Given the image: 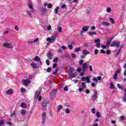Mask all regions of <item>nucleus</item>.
I'll return each instance as SVG.
<instances>
[{
    "label": "nucleus",
    "mask_w": 126,
    "mask_h": 126,
    "mask_svg": "<svg viewBox=\"0 0 126 126\" xmlns=\"http://www.w3.org/2000/svg\"><path fill=\"white\" fill-rule=\"evenodd\" d=\"M79 64V65H82L83 70H85V69L88 68V63H83V60H80Z\"/></svg>",
    "instance_id": "1"
},
{
    "label": "nucleus",
    "mask_w": 126,
    "mask_h": 126,
    "mask_svg": "<svg viewBox=\"0 0 126 126\" xmlns=\"http://www.w3.org/2000/svg\"><path fill=\"white\" fill-rule=\"evenodd\" d=\"M28 7L31 9V11H26V12L28 13V15L30 16V17H32V15H31V12H33V10L34 8H33V5H32V3L30 2L28 4Z\"/></svg>",
    "instance_id": "2"
},
{
    "label": "nucleus",
    "mask_w": 126,
    "mask_h": 126,
    "mask_svg": "<svg viewBox=\"0 0 126 126\" xmlns=\"http://www.w3.org/2000/svg\"><path fill=\"white\" fill-rule=\"evenodd\" d=\"M121 45V41H113L111 44L110 46L111 47H117V48H119Z\"/></svg>",
    "instance_id": "3"
},
{
    "label": "nucleus",
    "mask_w": 126,
    "mask_h": 126,
    "mask_svg": "<svg viewBox=\"0 0 126 126\" xmlns=\"http://www.w3.org/2000/svg\"><path fill=\"white\" fill-rule=\"evenodd\" d=\"M82 53L83 54L80 56V58H81V59H84V58L86 57L87 55H89V54H90V53H89V52L86 50H83Z\"/></svg>",
    "instance_id": "4"
},
{
    "label": "nucleus",
    "mask_w": 126,
    "mask_h": 126,
    "mask_svg": "<svg viewBox=\"0 0 126 126\" xmlns=\"http://www.w3.org/2000/svg\"><path fill=\"white\" fill-rule=\"evenodd\" d=\"M97 98H98V93L97 92V91L96 90H94V94L92 96V99L93 101H95V100H96Z\"/></svg>",
    "instance_id": "5"
},
{
    "label": "nucleus",
    "mask_w": 126,
    "mask_h": 126,
    "mask_svg": "<svg viewBox=\"0 0 126 126\" xmlns=\"http://www.w3.org/2000/svg\"><path fill=\"white\" fill-rule=\"evenodd\" d=\"M94 43H95V47L96 48H100V46L101 45V43H100V42H101V40L99 38H97L96 39H95L94 40Z\"/></svg>",
    "instance_id": "6"
},
{
    "label": "nucleus",
    "mask_w": 126,
    "mask_h": 126,
    "mask_svg": "<svg viewBox=\"0 0 126 126\" xmlns=\"http://www.w3.org/2000/svg\"><path fill=\"white\" fill-rule=\"evenodd\" d=\"M22 83L23 85H25V86H28L29 83H31V81H30V79H27L26 80H23Z\"/></svg>",
    "instance_id": "7"
},
{
    "label": "nucleus",
    "mask_w": 126,
    "mask_h": 126,
    "mask_svg": "<svg viewBox=\"0 0 126 126\" xmlns=\"http://www.w3.org/2000/svg\"><path fill=\"white\" fill-rule=\"evenodd\" d=\"M81 79L82 80V81H85L86 80L87 83H90V78L88 76H86V77H82Z\"/></svg>",
    "instance_id": "8"
},
{
    "label": "nucleus",
    "mask_w": 126,
    "mask_h": 126,
    "mask_svg": "<svg viewBox=\"0 0 126 126\" xmlns=\"http://www.w3.org/2000/svg\"><path fill=\"white\" fill-rule=\"evenodd\" d=\"M3 47L7 48V49H10L12 47V44L10 43H5L3 44Z\"/></svg>",
    "instance_id": "9"
},
{
    "label": "nucleus",
    "mask_w": 126,
    "mask_h": 126,
    "mask_svg": "<svg viewBox=\"0 0 126 126\" xmlns=\"http://www.w3.org/2000/svg\"><path fill=\"white\" fill-rule=\"evenodd\" d=\"M42 125L44 126L45 125V121H46V113L43 112L42 115Z\"/></svg>",
    "instance_id": "10"
},
{
    "label": "nucleus",
    "mask_w": 126,
    "mask_h": 126,
    "mask_svg": "<svg viewBox=\"0 0 126 126\" xmlns=\"http://www.w3.org/2000/svg\"><path fill=\"white\" fill-rule=\"evenodd\" d=\"M40 94H41V90H38L36 91L34 95V99H38V97H39Z\"/></svg>",
    "instance_id": "11"
},
{
    "label": "nucleus",
    "mask_w": 126,
    "mask_h": 126,
    "mask_svg": "<svg viewBox=\"0 0 126 126\" xmlns=\"http://www.w3.org/2000/svg\"><path fill=\"white\" fill-rule=\"evenodd\" d=\"M113 39H114V37L110 38L108 39L105 44L106 47H109L110 45H111V42H112V40H113Z\"/></svg>",
    "instance_id": "12"
},
{
    "label": "nucleus",
    "mask_w": 126,
    "mask_h": 126,
    "mask_svg": "<svg viewBox=\"0 0 126 126\" xmlns=\"http://www.w3.org/2000/svg\"><path fill=\"white\" fill-rule=\"evenodd\" d=\"M82 29L83 31L81 32V34H82V33H83V32H86V31H87L88 29H89V26H84L82 27Z\"/></svg>",
    "instance_id": "13"
},
{
    "label": "nucleus",
    "mask_w": 126,
    "mask_h": 126,
    "mask_svg": "<svg viewBox=\"0 0 126 126\" xmlns=\"http://www.w3.org/2000/svg\"><path fill=\"white\" fill-rule=\"evenodd\" d=\"M47 56L49 60H52L53 59V53L51 51H49L47 54Z\"/></svg>",
    "instance_id": "14"
},
{
    "label": "nucleus",
    "mask_w": 126,
    "mask_h": 126,
    "mask_svg": "<svg viewBox=\"0 0 126 126\" xmlns=\"http://www.w3.org/2000/svg\"><path fill=\"white\" fill-rule=\"evenodd\" d=\"M42 107L43 110H45L46 108H47V102H43L42 103Z\"/></svg>",
    "instance_id": "15"
},
{
    "label": "nucleus",
    "mask_w": 126,
    "mask_h": 126,
    "mask_svg": "<svg viewBox=\"0 0 126 126\" xmlns=\"http://www.w3.org/2000/svg\"><path fill=\"white\" fill-rule=\"evenodd\" d=\"M74 70V68L70 67L69 69L68 75H71V74L72 73V72H73Z\"/></svg>",
    "instance_id": "16"
},
{
    "label": "nucleus",
    "mask_w": 126,
    "mask_h": 126,
    "mask_svg": "<svg viewBox=\"0 0 126 126\" xmlns=\"http://www.w3.org/2000/svg\"><path fill=\"white\" fill-rule=\"evenodd\" d=\"M40 11H42L43 14H46L47 13V10L45 8H41Z\"/></svg>",
    "instance_id": "17"
},
{
    "label": "nucleus",
    "mask_w": 126,
    "mask_h": 126,
    "mask_svg": "<svg viewBox=\"0 0 126 126\" xmlns=\"http://www.w3.org/2000/svg\"><path fill=\"white\" fill-rule=\"evenodd\" d=\"M38 41H39V38H37L35 40L33 41H28V43L29 44H33V43H36V42H37Z\"/></svg>",
    "instance_id": "18"
},
{
    "label": "nucleus",
    "mask_w": 126,
    "mask_h": 126,
    "mask_svg": "<svg viewBox=\"0 0 126 126\" xmlns=\"http://www.w3.org/2000/svg\"><path fill=\"white\" fill-rule=\"evenodd\" d=\"M51 96H54L57 94V90H53L51 91L50 93Z\"/></svg>",
    "instance_id": "19"
},
{
    "label": "nucleus",
    "mask_w": 126,
    "mask_h": 126,
    "mask_svg": "<svg viewBox=\"0 0 126 126\" xmlns=\"http://www.w3.org/2000/svg\"><path fill=\"white\" fill-rule=\"evenodd\" d=\"M13 93V91L12 90H9L6 91V94L8 95H11Z\"/></svg>",
    "instance_id": "20"
},
{
    "label": "nucleus",
    "mask_w": 126,
    "mask_h": 126,
    "mask_svg": "<svg viewBox=\"0 0 126 126\" xmlns=\"http://www.w3.org/2000/svg\"><path fill=\"white\" fill-rule=\"evenodd\" d=\"M33 60L35 62H40V61H41V59H40V58L38 56H35Z\"/></svg>",
    "instance_id": "21"
},
{
    "label": "nucleus",
    "mask_w": 126,
    "mask_h": 126,
    "mask_svg": "<svg viewBox=\"0 0 126 126\" xmlns=\"http://www.w3.org/2000/svg\"><path fill=\"white\" fill-rule=\"evenodd\" d=\"M47 41H49V43H54L55 42V40L53 39L52 38H50V37H48L46 39Z\"/></svg>",
    "instance_id": "22"
},
{
    "label": "nucleus",
    "mask_w": 126,
    "mask_h": 126,
    "mask_svg": "<svg viewBox=\"0 0 126 126\" xmlns=\"http://www.w3.org/2000/svg\"><path fill=\"white\" fill-rule=\"evenodd\" d=\"M117 87L119 89H121V90H123L124 88H125V86H122L121 84H117Z\"/></svg>",
    "instance_id": "23"
},
{
    "label": "nucleus",
    "mask_w": 126,
    "mask_h": 126,
    "mask_svg": "<svg viewBox=\"0 0 126 126\" xmlns=\"http://www.w3.org/2000/svg\"><path fill=\"white\" fill-rule=\"evenodd\" d=\"M31 65L33 68H37V64H36L35 63H31Z\"/></svg>",
    "instance_id": "24"
},
{
    "label": "nucleus",
    "mask_w": 126,
    "mask_h": 126,
    "mask_svg": "<svg viewBox=\"0 0 126 126\" xmlns=\"http://www.w3.org/2000/svg\"><path fill=\"white\" fill-rule=\"evenodd\" d=\"M21 106L22 107V108H27V105H26V103H25V102H22L21 104Z\"/></svg>",
    "instance_id": "25"
},
{
    "label": "nucleus",
    "mask_w": 126,
    "mask_h": 126,
    "mask_svg": "<svg viewBox=\"0 0 126 126\" xmlns=\"http://www.w3.org/2000/svg\"><path fill=\"white\" fill-rule=\"evenodd\" d=\"M89 34L91 36H93V35H96L97 33H96V32H89Z\"/></svg>",
    "instance_id": "26"
},
{
    "label": "nucleus",
    "mask_w": 126,
    "mask_h": 126,
    "mask_svg": "<svg viewBox=\"0 0 126 126\" xmlns=\"http://www.w3.org/2000/svg\"><path fill=\"white\" fill-rule=\"evenodd\" d=\"M62 109H63V105H59L57 108V112H60Z\"/></svg>",
    "instance_id": "27"
},
{
    "label": "nucleus",
    "mask_w": 126,
    "mask_h": 126,
    "mask_svg": "<svg viewBox=\"0 0 126 126\" xmlns=\"http://www.w3.org/2000/svg\"><path fill=\"white\" fill-rule=\"evenodd\" d=\"M101 24L103 25V26H109V23L107 22H103Z\"/></svg>",
    "instance_id": "28"
},
{
    "label": "nucleus",
    "mask_w": 126,
    "mask_h": 126,
    "mask_svg": "<svg viewBox=\"0 0 126 126\" xmlns=\"http://www.w3.org/2000/svg\"><path fill=\"white\" fill-rule=\"evenodd\" d=\"M21 114L24 116V115L26 114V110L25 109H22L21 111Z\"/></svg>",
    "instance_id": "29"
},
{
    "label": "nucleus",
    "mask_w": 126,
    "mask_h": 126,
    "mask_svg": "<svg viewBox=\"0 0 126 126\" xmlns=\"http://www.w3.org/2000/svg\"><path fill=\"white\" fill-rule=\"evenodd\" d=\"M59 9H60V7H59V6L56 7L55 10V13L56 14H58V13H59Z\"/></svg>",
    "instance_id": "30"
},
{
    "label": "nucleus",
    "mask_w": 126,
    "mask_h": 126,
    "mask_svg": "<svg viewBox=\"0 0 126 126\" xmlns=\"http://www.w3.org/2000/svg\"><path fill=\"white\" fill-rule=\"evenodd\" d=\"M76 75H77V73H72L71 75H69V76H71L72 78H73L74 77H75V76H76Z\"/></svg>",
    "instance_id": "31"
},
{
    "label": "nucleus",
    "mask_w": 126,
    "mask_h": 126,
    "mask_svg": "<svg viewBox=\"0 0 126 126\" xmlns=\"http://www.w3.org/2000/svg\"><path fill=\"white\" fill-rule=\"evenodd\" d=\"M113 79H115V80H117V79H118V74L115 73L113 75Z\"/></svg>",
    "instance_id": "32"
},
{
    "label": "nucleus",
    "mask_w": 126,
    "mask_h": 126,
    "mask_svg": "<svg viewBox=\"0 0 126 126\" xmlns=\"http://www.w3.org/2000/svg\"><path fill=\"white\" fill-rule=\"evenodd\" d=\"M58 71H59V68H56L55 71L53 73V74H54V75H57Z\"/></svg>",
    "instance_id": "33"
},
{
    "label": "nucleus",
    "mask_w": 126,
    "mask_h": 126,
    "mask_svg": "<svg viewBox=\"0 0 126 126\" xmlns=\"http://www.w3.org/2000/svg\"><path fill=\"white\" fill-rule=\"evenodd\" d=\"M115 86L113 83H110V89H114Z\"/></svg>",
    "instance_id": "34"
},
{
    "label": "nucleus",
    "mask_w": 126,
    "mask_h": 126,
    "mask_svg": "<svg viewBox=\"0 0 126 126\" xmlns=\"http://www.w3.org/2000/svg\"><path fill=\"white\" fill-rule=\"evenodd\" d=\"M121 72V69H120V68H118L117 69V70L115 72V74H119V73H120Z\"/></svg>",
    "instance_id": "35"
},
{
    "label": "nucleus",
    "mask_w": 126,
    "mask_h": 126,
    "mask_svg": "<svg viewBox=\"0 0 126 126\" xmlns=\"http://www.w3.org/2000/svg\"><path fill=\"white\" fill-rule=\"evenodd\" d=\"M109 20L112 24H114V23H115V21H114V19H113L112 18H109Z\"/></svg>",
    "instance_id": "36"
},
{
    "label": "nucleus",
    "mask_w": 126,
    "mask_h": 126,
    "mask_svg": "<svg viewBox=\"0 0 126 126\" xmlns=\"http://www.w3.org/2000/svg\"><path fill=\"white\" fill-rule=\"evenodd\" d=\"M82 88H83V89L86 88V84H85V83L82 82Z\"/></svg>",
    "instance_id": "37"
},
{
    "label": "nucleus",
    "mask_w": 126,
    "mask_h": 126,
    "mask_svg": "<svg viewBox=\"0 0 126 126\" xmlns=\"http://www.w3.org/2000/svg\"><path fill=\"white\" fill-rule=\"evenodd\" d=\"M25 91H26V90L24 88H21V92H22V93H24V92H25Z\"/></svg>",
    "instance_id": "38"
},
{
    "label": "nucleus",
    "mask_w": 126,
    "mask_h": 126,
    "mask_svg": "<svg viewBox=\"0 0 126 126\" xmlns=\"http://www.w3.org/2000/svg\"><path fill=\"white\" fill-rule=\"evenodd\" d=\"M46 71L47 72H51L52 71V68L51 67H48L47 70Z\"/></svg>",
    "instance_id": "39"
},
{
    "label": "nucleus",
    "mask_w": 126,
    "mask_h": 126,
    "mask_svg": "<svg viewBox=\"0 0 126 126\" xmlns=\"http://www.w3.org/2000/svg\"><path fill=\"white\" fill-rule=\"evenodd\" d=\"M105 53H106V55H111V50H108L106 51V52Z\"/></svg>",
    "instance_id": "40"
},
{
    "label": "nucleus",
    "mask_w": 126,
    "mask_h": 126,
    "mask_svg": "<svg viewBox=\"0 0 126 126\" xmlns=\"http://www.w3.org/2000/svg\"><path fill=\"white\" fill-rule=\"evenodd\" d=\"M59 61V58H56L53 60V63H57Z\"/></svg>",
    "instance_id": "41"
},
{
    "label": "nucleus",
    "mask_w": 126,
    "mask_h": 126,
    "mask_svg": "<svg viewBox=\"0 0 126 126\" xmlns=\"http://www.w3.org/2000/svg\"><path fill=\"white\" fill-rule=\"evenodd\" d=\"M95 115L96 116L97 118H100V112H96Z\"/></svg>",
    "instance_id": "42"
},
{
    "label": "nucleus",
    "mask_w": 126,
    "mask_h": 126,
    "mask_svg": "<svg viewBox=\"0 0 126 126\" xmlns=\"http://www.w3.org/2000/svg\"><path fill=\"white\" fill-rule=\"evenodd\" d=\"M57 38V36L55 35H53L52 36L51 39H53L54 40L56 41V38Z\"/></svg>",
    "instance_id": "43"
},
{
    "label": "nucleus",
    "mask_w": 126,
    "mask_h": 126,
    "mask_svg": "<svg viewBox=\"0 0 126 126\" xmlns=\"http://www.w3.org/2000/svg\"><path fill=\"white\" fill-rule=\"evenodd\" d=\"M93 80H94V81H95V82H98V79H97V78L96 77L93 78Z\"/></svg>",
    "instance_id": "44"
},
{
    "label": "nucleus",
    "mask_w": 126,
    "mask_h": 126,
    "mask_svg": "<svg viewBox=\"0 0 126 126\" xmlns=\"http://www.w3.org/2000/svg\"><path fill=\"white\" fill-rule=\"evenodd\" d=\"M53 7V5L51 3H49L48 5V8H52Z\"/></svg>",
    "instance_id": "45"
},
{
    "label": "nucleus",
    "mask_w": 126,
    "mask_h": 126,
    "mask_svg": "<svg viewBox=\"0 0 126 126\" xmlns=\"http://www.w3.org/2000/svg\"><path fill=\"white\" fill-rule=\"evenodd\" d=\"M111 8H110V7H107V10H106V12H111Z\"/></svg>",
    "instance_id": "46"
},
{
    "label": "nucleus",
    "mask_w": 126,
    "mask_h": 126,
    "mask_svg": "<svg viewBox=\"0 0 126 126\" xmlns=\"http://www.w3.org/2000/svg\"><path fill=\"white\" fill-rule=\"evenodd\" d=\"M46 63L47 64V65H50V61L48 59L46 60Z\"/></svg>",
    "instance_id": "47"
},
{
    "label": "nucleus",
    "mask_w": 126,
    "mask_h": 126,
    "mask_svg": "<svg viewBox=\"0 0 126 126\" xmlns=\"http://www.w3.org/2000/svg\"><path fill=\"white\" fill-rule=\"evenodd\" d=\"M58 66V64H57V63H54L53 64V66H52V67H53V68H55V67H56V66Z\"/></svg>",
    "instance_id": "48"
},
{
    "label": "nucleus",
    "mask_w": 126,
    "mask_h": 126,
    "mask_svg": "<svg viewBox=\"0 0 126 126\" xmlns=\"http://www.w3.org/2000/svg\"><path fill=\"white\" fill-rule=\"evenodd\" d=\"M79 51H80V48H76L75 49V52H79Z\"/></svg>",
    "instance_id": "49"
},
{
    "label": "nucleus",
    "mask_w": 126,
    "mask_h": 126,
    "mask_svg": "<svg viewBox=\"0 0 126 126\" xmlns=\"http://www.w3.org/2000/svg\"><path fill=\"white\" fill-rule=\"evenodd\" d=\"M70 112V111H69V109H68V108L66 109L65 110L66 114H69Z\"/></svg>",
    "instance_id": "50"
},
{
    "label": "nucleus",
    "mask_w": 126,
    "mask_h": 126,
    "mask_svg": "<svg viewBox=\"0 0 126 126\" xmlns=\"http://www.w3.org/2000/svg\"><path fill=\"white\" fill-rule=\"evenodd\" d=\"M121 51H122V48H120L119 50H118V52L117 53L116 55H117V56L118 55H120V53H121Z\"/></svg>",
    "instance_id": "51"
},
{
    "label": "nucleus",
    "mask_w": 126,
    "mask_h": 126,
    "mask_svg": "<svg viewBox=\"0 0 126 126\" xmlns=\"http://www.w3.org/2000/svg\"><path fill=\"white\" fill-rule=\"evenodd\" d=\"M101 54H106V52L103 49L100 50Z\"/></svg>",
    "instance_id": "52"
},
{
    "label": "nucleus",
    "mask_w": 126,
    "mask_h": 126,
    "mask_svg": "<svg viewBox=\"0 0 126 126\" xmlns=\"http://www.w3.org/2000/svg\"><path fill=\"white\" fill-rule=\"evenodd\" d=\"M47 30H52V27L51 26V25H49L47 27Z\"/></svg>",
    "instance_id": "53"
},
{
    "label": "nucleus",
    "mask_w": 126,
    "mask_h": 126,
    "mask_svg": "<svg viewBox=\"0 0 126 126\" xmlns=\"http://www.w3.org/2000/svg\"><path fill=\"white\" fill-rule=\"evenodd\" d=\"M90 71H93V68H92V65L89 66Z\"/></svg>",
    "instance_id": "54"
},
{
    "label": "nucleus",
    "mask_w": 126,
    "mask_h": 126,
    "mask_svg": "<svg viewBox=\"0 0 126 126\" xmlns=\"http://www.w3.org/2000/svg\"><path fill=\"white\" fill-rule=\"evenodd\" d=\"M95 108H93L91 109V112L92 114H95Z\"/></svg>",
    "instance_id": "55"
},
{
    "label": "nucleus",
    "mask_w": 126,
    "mask_h": 126,
    "mask_svg": "<svg viewBox=\"0 0 126 126\" xmlns=\"http://www.w3.org/2000/svg\"><path fill=\"white\" fill-rule=\"evenodd\" d=\"M95 29H96V27H95V26H92L91 28V31H93V30H95Z\"/></svg>",
    "instance_id": "56"
},
{
    "label": "nucleus",
    "mask_w": 126,
    "mask_h": 126,
    "mask_svg": "<svg viewBox=\"0 0 126 126\" xmlns=\"http://www.w3.org/2000/svg\"><path fill=\"white\" fill-rule=\"evenodd\" d=\"M68 47L70 50H72L73 46L72 45H69Z\"/></svg>",
    "instance_id": "57"
},
{
    "label": "nucleus",
    "mask_w": 126,
    "mask_h": 126,
    "mask_svg": "<svg viewBox=\"0 0 126 126\" xmlns=\"http://www.w3.org/2000/svg\"><path fill=\"white\" fill-rule=\"evenodd\" d=\"M71 57L72 58H76V55L74 53H73L71 54Z\"/></svg>",
    "instance_id": "58"
},
{
    "label": "nucleus",
    "mask_w": 126,
    "mask_h": 126,
    "mask_svg": "<svg viewBox=\"0 0 126 126\" xmlns=\"http://www.w3.org/2000/svg\"><path fill=\"white\" fill-rule=\"evenodd\" d=\"M58 32H62V28H61V27L58 28Z\"/></svg>",
    "instance_id": "59"
},
{
    "label": "nucleus",
    "mask_w": 126,
    "mask_h": 126,
    "mask_svg": "<svg viewBox=\"0 0 126 126\" xmlns=\"http://www.w3.org/2000/svg\"><path fill=\"white\" fill-rule=\"evenodd\" d=\"M101 79H102V77H101V76H98L97 77V80L100 81V80H101Z\"/></svg>",
    "instance_id": "60"
},
{
    "label": "nucleus",
    "mask_w": 126,
    "mask_h": 126,
    "mask_svg": "<svg viewBox=\"0 0 126 126\" xmlns=\"http://www.w3.org/2000/svg\"><path fill=\"white\" fill-rule=\"evenodd\" d=\"M98 49H95L94 50V54L95 55H97L98 54Z\"/></svg>",
    "instance_id": "61"
},
{
    "label": "nucleus",
    "mask_w": 126,
    "mask_h": 126,
    "mask_svg": "<svg viewBox=\"0 0 126 126\" xmlns=\"http://www.w3.org/2000/svg\"><path fill=\"white\" fill-rule=\"evenodd\" d=\"M41 100H42V96L39 95L38 97V101H41Z\"/></svg>",
    "instance_id": "62"
},
{
    "label": "nucleus",
    "mask_w": 126,
    "mask_h": 126,
    "mask_svg": "<svg viewBox=\"0 0 126 126\" xmlns=\"http://www.w3.org/2000/svg\"><path fill=\"white\" fill-rule=\"evenodd\" d=\"M62 8H65V4H63L62 6H61Z\"/></svg>",
    "instance_id": "63"
},
{
    "label": "nucleus",
    "mask_w": 126,
    "mask_h": 126,
    "mask_svg": "<svg viewBox=\"0 0 126 126\" xmlns=\"http://www.w3.org/2000/svg\"><path fill=\"white\" fill-rule=\"evenodd\" d=\"M124 102H126V95L124 96Z\"/></svg>",
    "instance_id": "64"
}]
</instances>
